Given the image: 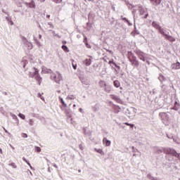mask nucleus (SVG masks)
Returning <instances> with one entry per match:
<instances>
[{"label": "nucleus", "instance_id": "f257e3e1", "mask_svg": "<svg viewBox=\"0 0 180 180\" xmlns=\"http://www.w3.org/2000/svg\"><path fill=\"white\" fill-rule=\"evenodd\" d=\"M127 58L131 63L132 67H139L140 65V63L137 60V58L134 56V53L131 51H128Z\"/></svg>", "mask_w": 180, "mask_h": 180}, {"label": "nucleus", "instance_id": "f03ea898", "mask_svg": "<svg viewBox=\"0 0 180 180\" xmlns=\"http://www.w3.org/2000/svg\"><path fill=\"white\" fill-rule=\"evenodd\" d=\"M32 71L33 72H30V77L34 78L35 77L36 81H37L39 85H41L43 79L40 77V75L39 74V69L33 68Z\"/></svg>", "mask_w": 180, "mask_h": 180}, {"label": "nucleus", "instance_id": "7ed1b4c3", "mask_svg": "<svg viewBox=\"0 0 180 180\" xmlns=\"http://www.w3.org/2000/svg\"><path fill=\"white\" fill-rule=\"evenodd\" d=\"M59 101L62 104L60 106L61 110L64 112V113H65L66 115H68V113H70V109H67V108H68V105H67V103H65V101H64V99H63V98L59 97Z\"/></svg>", "mask_w": 180, "mask_h": 180}, {"label": "nucleus", "instance_id": "20e7f679", "mask_svg": "<svg viewBox=\"0 0 180 180\" xmlns=\"http://www.w3.org/2000/svg\"><path fill=\"white\" fill-rule=\"evenodd\" d=\"M152 26H153V27L156 29V30H158V32H159V33H160V34H165L164 29H162L161 27V26L160 25V24H158L157 22L153 21L152 22Z\"/></svg>", "mask_w": 180, "mask_h": 180}, {"label": "nucleus", "instance_id": "39448f33", "mask_svg": "<svg viewBox=\"0 0 180 180\" xmlns=\"http://www.w3.org/2000/svg\"><path fill=\"white\" fill-rule=\"evenodd\" d=\"M52 77L53 78V81L56 82L57 84H60V82L63 79V76L60 73L52 75Z\"/></svg>", "mask_w": 180, "mask_h": 180}, {"label": "nucleus", "instance_id": "423d86ee", "mask_svg": "<svg viewBox=\"0 0 180 180\" xmlns=\"http://www.w3.org/2000/svg\"><path fill=\"white\" fill-rule=\"evenodd\" d=\"M135 53L139 59H141L142 61H146V53L141 51H136Z\"/></svg>", "mask_w": 180, "mask_h": 180}, {"label": "nucleus", "instance_id": "0eeeda50", "mask_svg": "<svg viewBox=\"0 0 180 180\" xmlns=\"http://www.w3.org/2000/svg\"><path fill=\"white\" fill-rule=\"evenodd\" d=\"M139 12L140 15H145L143 17L144 19H147V18L148 17V12H147V9L142 7H139Z\"/></svg>", "mask_w": 180, "mask_h": 180}, {"label": "nucleus", "instance_id": "6e6552de", "mask_svg": "<svg viewBox=\"0 0 180 180\" xmlns=\"http://www.w3.org/2000/svg\"><path fill=\"white\" fill-rule=\"evenodd\" d=\"M163 36L165 37L166 40H168L169 41H171L172 43L175 41V39L174 38V37L171 36V35H168L167 34H163Z\"/></svg>", "mask_w": 180, "mask_h": 180}, {"label": "nucleus", "instance_id": "1a4fd4ad", "mask_svg": "<svg viewBox=\"0 0 180 180\" xmlns=\"http://www.w3.org/2000/svg\"><path fill=\"white\" fill-rule=\"evenodd\" d=\"M172 70H180V63L176 62L175 63H173L172 65Z\"/></svg>", "mask_w": 180, "mask_h": 180}, {"label": "nucleus", "instance_id": "9d476101", "mask_svg": "<svg viewBox=\"0 0 180 180\" xmlns=\"http://www.w3.org/2000/svg\"><path fill=\"white\" fill-rule=\"evenodd\" d=\"M110 98L112 99V101H115V102H120V98L115 94H110Z\"/></svg>", "mask_w": 180, "mask_h": 180}, {"label": "nucleus", "instance_id": "9b49d317", "mask_svg": "<svg viewBox=\"0 0 180 180\" xmlns=\"http://www.w3.org/2000/svg\"><path fill=\"white\" fill-rule=\"evenodd\" d=\"M103 144L105 145V147H109L111 144L110 141L108 140L107 138H103Z\"/></svg>", "mask_w": 180, "mask_h": 180}, {"label": "nucleus", "instance_id": "f8f14e48", "mask_svg": "<svg viewBox=\"0 0 180 180\" xmlns=\"http://www.w3.org/2000/svg\"><path fill=\"white\" fill-rule=\"evenodd\" d=\"M162 0H151V2L155 6H157V5H160L161 4V1Z\"/></svg>", "mask_w": 180, "mask_h": 180}, {"label": "nucleus", "instance_id": "ddd939ff", "mask_svg": "<svg viewBox=\"0 0 180 180\" xmlns=\"http://www.w3.org/2000/svg\"><path fill=\"white\" fill-rule=\"evenodd\" d=\"M104 91L108 94H110V91H112V88L110 86L105 84Z\"/></svg>", "mask_w": 180, "mask_h": 180}, {"label": "nucleus", "instance_id": "4468645a", "mask_svg": "<svg viewBox=\"0 0 180 180\" xmlns=\"http://www.w3.org/2000/svg\"><path fill=\"white\" fill-rule=\"evenodd\" d=\"M92 60L89 58V59H86L84 61V63L85 64V65H86L87 67L89 66L90 64H91Z\"/></svg>", "mask_w": 180, "mask_h": 180}, {"label": "nucleus", "instance_id": "2eb2a0df", "mask_svg": "<svg viewBox=\"0 0 180 180\" xmlns=\"http://www.w3.org/2000/svg\"><path fill=\"white\" fill-rule=\"evenodd\" d=\"M113 84L115 88H119L120 86V82L119 80H115Z\"/></svg>", "mask_w": 180, "mask_h": 180}, {"label": "nucleus", "instance_id": "dca6fc26", "mask_svg": "<svg viewBox=\"0 0 180 180\" xmlns=\"http://www.w3.org/2000/svg\"><path fill=\"white\" fill-rule=\"evenodd\" d=\"M94 150L96 153H98V154H101V155H105V153L103 152V150L102 149L94 148Z\"/></svg>", "mask_w": 180, "mask_h": 180}, {"label": "nucleus", "instance_id": "f3484780", "mask_svg": "<svg viewBox=\"0 0 180 180\" xmlns=\"http://www.w3.org/2000/svg\"><path fill=\"white\" fill-rule=\"evenodd\" d=\"M108 64H113V65H115V67H116V68H118V70H120V66L117 65L116 63L113 62V60H110L108 62Z\"/></svg>", "mask_w": 180, "mask_h": 180}, {"label": "nucleus", "instance_id": "a211bd4d", "mask_svg": "<svg viewBox=\"0 0 180 180\" xmlns=\"http://www.w3.org/2000/svg\"><path fill=\"white\" fill-rule=\"evenodd\" d=\"M66 99H68L70 101H72L74 99H75V96L71 94V95H68L67 97H66Z\"/></svg>", "mask_w": 180, "mask_h": 180}, {"label": "nucleus", "instance_id": "6ab92c4d", "mask_svg": "<svg viewBox=\"0 0 180 180\" xmlns=\"http://www.w3.org/2000/svg\"><path fill=\"white\" fill-rule=\"evenodd\" d=\"M62 49H63V51H66L67 53H68V51H70L68 50V47H67V46H65V45L62 46Z\"/></svg>", "mask_w": 180, "mask_h": 180}, {"label": "nucleus", "instance_id": "aec40b11", "mask_svg": "<svg viewBox=\"0 0 180 180\" xmlns=\"http://www.w3.org/2000/svg\"><path fill=\"white\" fill-rule=\"evenodd\" d=\"M19 117H20V119H22V120H25V119H26V117L25 116V115L20 113L18 114Z\"/></svg>", "mask_w": 180, "mask_h": 180}, {"label": "nucleus", "instance_id": "412c9836", "mask_svg": "<svg viewBox=\"0 0 180 180\" xmlns=\"http://www.w3.org/2000/svg\"><path fill=\"white\" fill-rule=\"evenodd\" d=\"M35 150L37 153H40L41 151V148L39 146H35Z\"/></svg>", "mask_w": 180, "mask_h": 180}, {"label": "nucleus", "instance_id": "4be33fe9", "mask_svg": "<svg viewBox=\"0 0 180 180\" xmlns=\"http://www.w3.org/2000/svg\"><path fill=\"white\" fill-rule=\"evenodd\" d=\"M99 84L101 85V86H106V83H105V81H100Z\"/></svg>", "mask_w": 180, "mask_h": 180}, {"label": "nucleus", "instance_id": "5701e85b", "mask_svg": "<svg viewBox=\"0 0 180 180\" xmlns=\"http://www.w3.org/2000/svg\"><path fill=\"white\" fill-rule=\"evenodd\" d=\"M23 161H25V162L27 163V165H29L30 167H32V165H30V162H29L27 161V160H26V158H22Z\"/></svg>", "mask_w": 180, "mask_h": 180}, {"label": "nucleus", "instance_id": "b1692460", "mask_svg": "<svg viewBox=\"0 0 180 180\" xmlns=\"http://www.w3.org/2000/svg\"><path fill=\"white\" fill-rule=\"evenodd\" d=\"M53 2H55V4H61L63 2V0H52Z\"/></svg>", "mask_w": 180, "mask_h": 180}, {"label": "nucleus", "instance_id": "393cba45", "mask_svg": "<svg viewBox=\"0 0 180 180\" xmlns=\"http://www.w3.org/2000/svg\"><path fill=\"white\" fill-rule=\"evenodd\" d=\"M83 41L85 43L86 46H88V38H86V37H84Z\"/></svg>", "mask_w": 180, "mask_h": 180}, {"label": "nucleus", "instance_id": "a878e982", "mask_svg": "<svg viewBox=\"0 0 180 180\" xmlns=\"http://www.w3.org/2000/svg\"><path fill=\"white\" fill-rule=\"evenodd\" d=\"M10 165L13 168H17V167H18V166H16V164H15L14 162L11 163Z\"/></svg>", "mask_w": 180, "mask_h": 180}, {"label": "nucleus", "instance_id": "bb28decb", "mask_svg": "<svg viewBox=\"0 0 180 180\" xmlns=\"http://www.w3.org/2000/svg\"><path fill=\"white\" fill-rule=\"evenodd\" d=\"M115 112L117 113V112H120V108H119L117 106H115Z\"/></svg>", "mask_w": 180, "mask_h": 180}, {"label": "nucleus", "instance_id": "cd10ccee", "mask_svg": "<svg viewBox=\"0 0 180 180\" xmlns=\"http://www.w3.org/2000/svg\"><path fill=\"white\" fill-rule=\"evenodd\" d=\"M22 137H23V139H27V134H22Z\"/></svg>", "mask_w": 180, "mask_h": 180}, {"label": "nucleus", "instance_id": "c85d7f7f", "mask_svg": "<svg viewBox=\"0 0 180 180\" xmlns=\"http://www.w3.org/2000/svg\"><path fill=\"white\" fill-rule=\"evenodd\" d=\"M72 67H73V68H74V70H77V64L75 63H72Z\"/></svg>", "mask_w": 180, "mask_h": 180}, {"label": "nucleus", "instance_id": "c756f323", "mask_svg": "<svg viewBox=\"0 0 180 180\" xmlns=\"http://www.w3.org/2000/svg\"><path fill=\"white\" fill-rule=\"evenodd\" d=\"M38 96H39V98H41V99H42V101H44V98L41 97V94H40V93L38 94Z\"/></svg>", "mask_w": 180, "mask_h": 180}, {"label": "nucleus", "instance_id": "7c9ffc66", "mask_svg": "<svg viewBox=\"0 0 180 180\" xmlns=\"http://www.w3.org/2000/svg\"><path fill=\"white\" fill-rule=\"evenodd\" d=\"M79 148H80V150H84V146H82V145L80 144V145L79 146Z\"/></svg>", "mask_w": 180, "mask_h": 180}, {"label": "nucleus", "instance_id": "2f4dec72", "mask_svg": "<svg viewBox=\"0 0 180 180\" xmlns=\"http://www.w3.org/2000/svg\"><path fill=\"white\" fill-rule=\"evenodd\" d=\"M30 126H33V120H30Z\"/></svg>", "mask_w": 180, "mask_h": 180}, {"label": "nucleus", "instance_id": "473e14b6", "mask_svg": "<svg viewBox=\"0 0 180 180\" xmlns=\"http://www.w3.org/2000/svg\"><path fill=\"white\" fill-rule=\"evenodd\" d=\"M107 51H108V53H110V54H113V52H112V51L107 50Z\"/></svg>", "mask_w": 180, "mask_h": 180}, {"label": "nucleus", "instance_id": "72a5a7b5", "mask_svg": "<svg viewBox=\"0 0 180 180\" xmlns=\"http://www.w3.org/2000/svg\"><path fill=\"white\" fill-rule=\"evenodd\" d=\"M124 124H125L126 126H130V124H129V122H124Z\"/></svg>", "mask_w": 180, "mask_h": 180}, {"label": "nucleus", "instance_id": "f704fd0d", "mask_svg": "<svg viewBox=\"0 0 180 180\" xmlns=\"http://www.w3.org/2000/svg\"><path fill=\"white\" fill-rule=\"evenodd\" d=\"M86 2V1H88L89 2H94V1H95V0H84Z\"/></svg>", "mask_w": 180, "mask_h": 180}, {"label": "nucleus", "instance_id": "c9c22d12", "mask_svg": "<svg viewBox=\"0 0 180 180\" xmlns=\"http://www.w3.org/2000/svg\"><path fill=\"white\" fill-rule=\"evenodd\" d=\"M129 126L131 127V129H133V127H134V125L133 124H130Z\"/></svg>", "mask_w": 180, "mask_h": 180}, {"label": "nucleus", "instance_id": "e433bc0d", "mask_svg": "<svg viewBox=\"0 0 180 180\" xmlns=\"http://www.w3.org/2000/svg\"><path fill=\"white\" fill-rule=\"evenodd\" d=\"M122 20H126V22H129V20H127L126 18H122Z\"/></svg>", "mask_w": 180, "mask_h": 180}, {"label": "nucleus", "instance_id": "4c0bfd02", "mask_svg": "<svg viewBox=\"0 0 180 180\" xmlns=\"http://www.w3.org/2000/svg\"><path fill=\"white\" fill-rule=\"evenodd\" d=\"M0 154H2V149L0 148Z\"/></svg>", "mask_w": 180, "mask_h": 180}, {"label": "nucleus", "instance_id": "58836bf2", "mask_svg": "<svg viewBox=\"0 0 180 180\" xmlns=\"http://www.w3.org/2000/svg\"><path fill=\"white\" fill-rule=\"evenodd\" d=\"M39 39H41V34L39 35Z\"/></svg>", "mask_w": 180, "mask_h": 180}, {"label": "nucleus", "instance_id": "ea45409f", "mask_svg": "<svg viewBox=\"0 0 180 180\" xmlns=\"http://www.w3.org/2000/svg\"><path fill=\"white\" fill-rule=\"evenodd\" d=\"M73 108H77V105L74 104Z\"/></svg>", "mask_w": 180, "mask_h": 180}, {"label": "nucleus", "instance_id": "a19ab883", "mask_svg": "<svg viewBox=\"0 0 180 180\" xmlns=\"http://www.w3.org/2000/svg\"><path fill=\"white\" fill-rule=\"evenodd\" d=\"M79 112H82V108H79Z\"/></svg>", "mask_w": 180, "mask_h": 180}, {"label": "nucleus", "instance_id": "79ce46f5", "mask_svg": "<svg viewBox=\"0 0 180 180\" xmlns=\"http://www.w3.org/2000/svg\"><path fill=\"white\" fill-rule=\"evenodd\" d=\"M41 1V2H44V1H46V0H40Z\"/></svg>", "mask_w": 180, "mask_h": 180}, {"label": "nucleus", "instance_id": "37998d69", "mask_svg": "<svg viewBox=\"0 0 180 180\" xmlns=\"http://www.w3.org/2000/svg\"><path fill=\"white\" fill-rule=\"evenodd\" d=\"M11 25H13V22L11 21Z\"/></svg>", "mask_w": 180, "mask_h": 180}, {"label": "nucleus", "instance_id": "c03bdc74", "mask_svg": "<svg viewBox=\"0 0 180 180\" xmlns=\"http://www.w3.org/2000/svg\"><path fill=\"white\" fill-rule=\"evenodd\" d=\"M5 131H6V133H8V131L6 129H5Z\"/></svg>", "mask_w": 180, "mask_h": 180}, {"label": "nucleus", "instance_id": "a18cd8bd", "mask_svg": "<svg viewBox=\"0 0 180 180\" xmlns=\"http://www.w3.org/2000/svg\"><path fill=\"white\" fill-rule=\"evenodd\" d=\"M30 46H31V49H32V44H30Z\"/></svg>", "mask_w": 180, "mask_h": 180}, {"label": "nucleus", "instance_id": "49530a36", "mask_svg": "<svg viewBox=\"0 0 180 180\" xmlns=\"http://www.w3.org/2000/svg\"><path fill=\"white\" fill-rule=\"evenodd\" d=\"M120 89H123V88H122V87H120Z\"/></svg>", "mask_w": 180, "mask_h": 180}, {"label": "nucleus", "instance_id": "de8ad7c7", "mask_svg": "<svg viewBox=\"0 0 180 180\" xmlns=\"http://www.w3.org/2000/svg\"><path fill=\"white\" fill-rule=\"evenodd\" d=\"M163 115H167V113L164 112Z\"/></svg>", "mask_w": 180, "mask_h": 180}, {"label": "nucleus", "instance_id": "09e8293b", "mask_svg": "<svg viewBox=\"0 0 180 180\" xmlns=\"http://www.w3.org/2000/svg\"><path fill=\"white\" fill-rule=\"evenodd\" d=\"M160 153H162V150H160Z\"/></svg>", "mask_w": 180, "mask_h": 180}, {"label": "nucleus", "instance_id": "8fccbe9b", "mask_svg": "<svg viewBox=\"0 0 180 180\" xmlns=\"http://www.w3.org/2000/svg\"><path fill=\"white\" fill-rule=\"evenodd\" d=\"M65 44L67 43L66 41L64 42Z\"/></svg>", "mask_w": 180, "mask_h": 180}, {"label": "nucleus", "instance_id": "3c124183", "mask_svg": "<svg viewBox=\"0 0 180 180\" xmlns=\"http://www.w3.org/2000/svg\"><path fill=\"white\" fill-rule=\"evenodd\" d=\"M65 44L67 43L66 41L64 42Z\"/></svg>", "mask_w": 180, "mask_h": 180}]
</instances>
